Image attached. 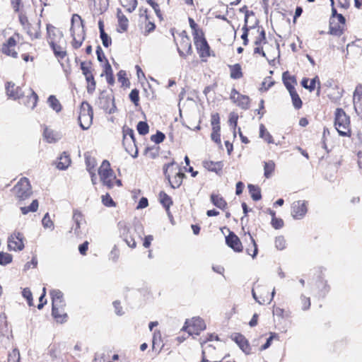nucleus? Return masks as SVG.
<instances>
[{
  "mask_svg": "<svg viewBox=\"0 0 362 362\" xmlns=\"http://www.w3.org/2000/svg\"><path fill=\"white\" fill-rule=\"evenodd\" d=\"M259 137L263 139L268 144H273L274 139L271 134L267 130L264 124L259 126Z\"/></svg>",
  "mask_w": 362,
  "mask_h": 362,
  "instance_id": "obj_33",
  "label": "nucleus"
},
{
  "mask_svg": "<svg viewBox=\"0 0 362 362\" xmlns=\"http://www.w3.org/2000/svg\"><path fill=\"white\" fill-rule=\"evenodd\" d=\"M206 325L204 320L199 317H192L185 322L183 329L190 335H198L202 331L205 329Z\"/></svg>",
  "mask_w": 362,
  "mask_h": 362,
  "instance_id": "obj_8",
  "label": "nucleus"
},
{
  "mask_svg": "<svg viewBox=\"0 0 362 362\" xmlns=\"http://www.w3.org/2000/svg\"><path fill=\"white\" fill-rule=\"evenodd\" d=\"M47 31L49 45L59 42L63 37L62 33L52 25H47Z\"/></svg>",
  "mask_w": 362,
  "mask_h": 362,
  "instance_id": "obj_18",
  "label": "nucleus"
},
{
  "mask_svg": "<svg viewBox=\"0 0 362 362\" xmlns=\"http://www.w3.org/2000/svg\"><path fill=\"white\" fill-rule=\"evenodd\" d=\"M43 136L46 141L49 143L56 142L61 138V136L58 132L47 127L45 129Z\"/></svg>",
  "mask_w": 362,
  "mask_h": 362,
  "instance_id": "obj_23",
  "label": "nucleus"
},
{
  "mask_svg": "<svg viewBox=\"0 0 362 362\" xmlns=\"http://www.w3.org/2000/svg\"><path fill=\"white\" fill-rule=\"evenodd\" d=\"M275 338H278V334L274 332L270 333V337L267 339L266 343L262 346L261 350H265L271 346L272 340Z\"/></svg>",
  "mask_w": 362,
  "mask_h": 362,
  "instance_id": "obj_58",
  "label": "nucleus"
},
{
  "mask_svg": "<svg viewBox=\"0 0 362 362\" xmlns=\"http://www.w3.org/2000/svg\"><path fill=\"white\" fill-rule=\"evenodd\" d=\"M308 211L307 202L298 200L294 202L291 205V215L295 219H301Z\"/></svg>",
  "mask_w": 362,
  "mask_h": 362,
  "instance_id": "obj_10",
  "label": "nucleus"
},
{
  "mask_svg": "<svg viewBox=\"0 0 362 362\" xmlns=\"http://www.w3.org/2000/svg\"><path fill=\"white\" fill-rule=\"evenodd\" d=\"M71 33L73 37L72 46L74 49H78L81 46L85 40L83 21L78 14H74L72 16Z\"/></svg>",
  "mask_w": 362,
  "mask_h": 362,
  "instance_id": "obj_1",
  "label": "nucleus"
},
{
  "mask_svg": "<svg viewBox=\"0 0 362 362\" xmlns=\"http://www.w3.org/2000/svg\"><path fill=\"white\" fill-rule=\"evenodd\" d=\"M102 202H103V204L106 206H115L114 201L112 200V197L108 194H106L105 195L102 196Z\"/></svg>",
  "mask_w": 362,
  "mask_h": 362,
  "instance_id": "obj_56",
  "label": "nucleus"
},
{
  "mask_svg": "<svg viewBox=\"0 0 362 362\" xmlns=\"http://www.w3.org/2000/svg\"><path fill=\"white\" fill-rule=\"evenodd\" d=\"M230 76L233 79H238L243 76L242 69L239 64L229 66Z\"/></svg>",
  "mask_w": 362,
  "mask_h": 362,
  "instance_id": "obj_31",
  "label": "nucleus"
},
{
  "mask_svg": "<svg viewBox=\"0 0 362 362\" xmlns=\"http://www.w3.org/2000/svg\"><path fill=\"white\" fill-rule=\"evenodd\" d=\"M70 163L71 159L69 156L66 152H64L59 158L57 167L59 170H65L69 166Z\"/></svg>",
  "mask_w": 362,
  "mask_h": 362,
  "instance_id": "obj_27",
  "label": "nucleus"
},
{
  "mask_svg": "<svg viewBox=\"0 0 362 362\" xmlns=\"http://www.w3.org/2000/svg\"><path fill=\"white\" fill-rule=\"evenodd\" d=\"M16 41L14 37H9L2 45L1 51L4 54L11 56L13 58L18 57V53L15 51Z\"/></svg>",
  "mask_w": 362,
  "mask_h": 362,
  "instance_id": "obj_17",
  "label": "nucleus"
},
{
  "mask_svg": "<svg viewBox=\"0 0 362 362\" xmlns=\"http://www.w3.org/2000/svg\"><path fill=\"white\" fill-rule=\"evenodd\" d=\"M38 209L37 200H33L29 206H21V211L23 214H27L28 212H35Z\"/></svg>",
  "mask_w": 362,
  "mask_h": 362,
  "instance_id": "obj_41",
  "label": "nucleus"
},
{
  "mask_svg": "<svg viewBox=\"0 0 362 362\" xmlns=\"http://www.w3.org/2000/svg\"><path fill=\"white\" fill-rule=\"evenodd\" d=\"M275 168V163L272 160H269L267 162H264V176L267 178H269L272 176Z\"/></svg>",
  "mask_w": 362,
  "mask_h": 362,
  "instance_id": "obj_39",
  "label": "nucleus"
},
{
  "mask_svg": "<svg viewBox=\"0 0 362 362\" xmlns=\"http://www.w3.org/2000/svg\"><path fill=\"white\" fill-rule=\"evenodd\" d=\"M194 44L199 52L201 57H207L210 55L209 46L206 40L202 36H195Z\"/></svg>",
  "mask_w": 362,
  "mask_h": 362,
  "instance_id": "obj_14",
  "label": "nucleus"
},
{
  "mask_svg": "<svg viewBox=\"0 0 362 362\" xmlns=\"http://www.w3.org/2000/svg\"><path fill=\"white\" fill-rule=\"evenodd\" d=\"M165 134L160 132H158L156 134L151 136V141L156 144H160L163 141Z\"/></svg>",
  "mask_w": 362,
  "mask_h": 362,
  "instance_id": "obj_55",
  "label": "nucleus"
},
{
  "mask_svg": "<svg viewBox=\"0 0 362 362\" xmlns=\"http://www.w3.org/2000/svg\"><path fill=\"white\" fill-rule=\"evenodd\" d=\"M272 225L275 229H279L283 227L284 221L281 218L274 217V218H272Z\"/></svg>",
  "mask_w": 362,
  "mask_h": 362,
  "instance_id": "obj_60",
  "label": "nucleus"
},
{
  "mask_svg": "<svg viewBox=\"0 0 362 362\" xmlns=\"http://www.w3.org/2000/svg\"><path fill=\"white\" fill-rule=\"evenodd\" d=\"M220 124V117L218 113H214L211 117V124L216 125Z\"/></svg>",
  "mask_w": 362,
  "mask_h": 362,
  "instance_id": "obj_64",
  "label": "nucleus"
},
{
  "mask_svg": "<svg viewBox=\"0 0 362 362\" xmlns=\"http://www.w3.org/2000/svg\"><path fill=\"white\" fill-rule=\"evenodd\" d=\"M210 198L213 204L221 209H224L227 206L225 199L219 194H212Z\"/></svg>",
  "mask_w": 362,
  "mask_h": 362,
  "instance_id": "obj_28",
  "label": "nucleus"
},
{
  "mask_svg": "<svg viewBox=\"0 0 362 362\" xmlns=\"http://www.w3.org/2000/svg\"><path fill=\"white\" fill-rule=\"evenodd\" d=\"M12 191L19 204L30 197L32 194V189L28 179L22 177L13 187Z\"/></svg>",
  "mask_w": 362,
  "mask_h": 362,
  "instance_id": "obj_4",
  "label": "nucleus"
},
{
  "mask_svg": "<svg viewBox=\"0 0 362 362\" xmlns=\"http://www.w3.org/2000/svg\"><path fill=\"white\" fill-rule=\"evenodd\" d=\"M12 256L6 252H0V264L1 265H6L11 262Z\"/></svg>",
  "mask_w": 362,
  "mask_h": 362,
  "instance_id": "obj_49",
  "label": "nucleus"
},
{
  "mask_svg": "<svg viewBox=\"0 0 362 362\" xmlns=\"http://www.w3.org/2000/svg\"><path fill=\"white\" fill-rule=\"evenodd\" d=\"M19 21L21 24L23 26L24 29L30 25V24L28 22V18L23 14L19 15Z\"/></svg>",
  "mask_w": 362,
  "mask_h": 362,
  "instance_id": "obj_63",
  "label": "nucleus"
},
{
  "mask_svg": "<svg viewBox=\"0 0 362 362\" xmlns=\"http://www.w3.org/2000/svg\"><path fill=\"white\" fill-rule=\"evenodd\" d=\"M73 220L74 221L76 225V228L75 229V230H76L78 228H80L81 223L83 221V216L81 212L78 211H74L73 214Z\"/></svg>",
  "mask_w": 362,
  "mask_h": 362,
  "instance_id": "obj_50",
  "label": "nucleus"
},
{
  "mask_svg": "<svg viewBox=\"0 0 362 362\" xmlns=\"http://www.w3.org/2000/svg\"><path fill=\"white\" fill-rule=\"evenodd\" d=\"M50 295L52 296V304L55 303L56 305H57V303H60V301H64L63 298V293L59 290H52L50 291Z\"/></svg>",
  "mask_w": 362,
  "mask_h": 362,
  "instance_id": "obj_40",
  "label": "nucleus"
},
{
  "mask_svg": "<svg viewBox=\"0 0 362 362\" xmlns=\"http://www.w3.org/2000/svg\"><path fill=\"white\" fill-rule=\"evenodd\" d=\"M203 166L209 171L218 173L222 170L223 163L222 161L214 162L211 160H204L203 162Z\"/></svg>",
  "mask_w": 362,
  "mask_h": 362,
  "instance_id": "obj_21",
  "label": "nucleus"
},
{
  "mask_svg": "<svg viewBox=\"0 0 362 362\" xmlns=\"http://www.w3.org/2000/svg\"><path fill=\"white\" fill-rule=\"evenodd\" d=\"M249 236L252 245L251 248H247L246 252L249 255H251L252 258H255L257 254V247L253 238L250 235H249Z\"/></svg>",
  "mask_w": 362,
  "mask_h": 362,
  "instance_id": "obj_45",
  "label": "nucleus"
},
{
  "mask_svg": "<svg viewBox=\"0 0 362 362\" xmlns=\"http://www.w3.org/2000/svg\"><path fill=\"white\" fill-rule=\"evenodd\" d=\"M119 230L121 237L127 245L131 248L136 247V243L134 237V233L136 232L137 229L136 228H131L124 222H119Z\"/></svg>",
  "mask_w": 362,
  "mask_h": 362,
  "instance_id": "obj_7",
  "label": "nucleus"
},
{
  "mask_svg": "<svg viewBox=\"0 0 362 362\" xmlns=\"http://www.w3.org/2000/svg\"><path fill=\"white\" fill-rule=\"evenodd\" d=\"M248 189L253 200L258 201L261 199L262 196L259 187L250 184L248 185Z\"/></svg>",
  "mask_w": 362,
  "mask_h": 362,
  "instance_id": "obj_34",
  "label": "nucleus"
},
{
  "mask_svg": "<svg viewBox=\"0 0 362 362\" xmlns=\"http://www.w3.org/2000/svg\"><path fill=\"white\" fill-rule=\"evenodd\" d=\"M42 223L45 228H49L51 230H52L54 229V223L51 220L48 213H47L44 216V217L42 220Z\"/></svg>",
  "mask_w": 362,
  "mask_h": 362,
  "instance_id": "obj_44",
  "label": "nucleus"
},
{
  "mask_svg": "<svg viewBox=\"0 0 362 362\" xmlns=\"http://www.w3.org/2000/svg\"><path fill=\"white\" fill-rule=\"evenodd\" d=\"M230 99L234 104L243 110H247L250 107V98L247 95L240 94L235 88L231 90Z\"/></svg>",
  "mask_w": 362,
  "mask_h": 362,
  "instance_id": "obj_9",
  "label": "nucleus"
},
{
  "mask_svg": "<svg viewBox=\"0 0 362 362\" xmlns=\"http://www.w3.org/2000/svg\"><path fill=\"white\" fill-rule=\"evenodd\" d=\"M98 174L100 175V181L103 184L108 188H112L115 184L121 186L122 183L119 180L116 179V176L110 168V163L107 160H103L99 170Z\"/></svg>",
  "mask_w": 362,
  "mask_h": 362,
  "instance_id": "obj_2",
  "label": "nucleus"
},
{
  "mask_svg": "<svg viewBox=\"0 0 362 362\" xmlns=\"http://www.w3.org/2000/svg\"><path fill=\"white\" fill-rule=\"evenodd\" d=\"M274 83V81L272 80L271 77H267L264 78L263 82L262 83V86L260 87L259 90L261 91H266L270 87H272Z\"/></svg>",
  "mask_w": 362,
  "mask_h": 362,
  "instance_id": "obj_48",
  "label": "nucleus"
},
{
  "mask_svg": "<svg viewBox=\"0 0 362 362\" xmlns=\"http://www.w3.org/2000/svg\"><path fill=\"white\" fill-rule=\"evenodd\" d=\"M6 315L5 313L0 314V335L4 336L8 333Z\"/></svg>",
  "mask_w": 362,
  "mask_h": 362,
  "instance_id": "obj_35",
  "label": "nucleus"
},
{
  "mask_svg": "<svg viewBox=\"0 0 362 362\" xmlns=\"http://www.w3.org/2000/svg\"><path fill=\"white\" fill-rule=\"evenodd\" d=\"M122 6L131 13L135 10L137 6V0H119Z\"/></svg>",
  "mask_w": 362,
  "mask_h": 362,
  "instance_id": "obj_36",
  "label": "nucleus"
},
{
  "mask_svg": "<svg viewBox=\"0 0 362 362\" xmlns=\"http://www.w3.org/2000/svg\"><path fill=\"white\" fill-rule=\"evenodd\" d=\"M266 40L265 32L264 30H262L259 36L257 37L255 45H260L262 43H264Z\"/></svg>",
  "mask_w": 362,
  "mask_h": 362,
  "instance_id": "obj_61",
  "label": "nucleus"
},
{
  "mask_svg": "<svg viewBox=\"0 0 362 362\" xmlns=\"http://www.w3.org/2000/svg\"><path fill=\"white\" fill-rule=\"evenodd\" d=\"M65 305L64 301H60L57 305L52 304V314L57 322L63 323L66 321L67 315L65 312Z\"/></svg>",
  "mask_w": 362,
  "mask_h": 362,
  "instance_id": "obj_11",
  "label": "nucleus"
},
{
  "mask_svg": "<svg viewBox=\"0 0 362 362\" xmlns=\"http://www.w3.org/2000/svg\"><path fill=\"white\" fill-rule=\"evenodd\" d=\"M123 146L126 151L133 158H136L138 149L135 144L134 133L131 129L124 131Z\"/></svg>",
  "mask_w": 362,
  "mask_h": 362,
  "instance_id": "obj_6",
  "label": "nucleus"
},
{
  "mask_svg": "<svg viewBox=\"0 0 362 362\" xmlns=\"http://www.w3.org/2000/svg\"><path fill=\"white\" fill-rule=\"evenodd\" d=\"M353 102L356 110L362 111V86H358L354 93Z\"/></svg>",
  "mask_w": 362,
  "mask_h": 362,
  "instance_id": "obj_22",
  "label": "nucleus"
},
{
  "mask_svg": "<svg viewBox=\"0 0 362 362\" xmlns=\"http://www.w3.org/2000/svg\"><path fill=\"white\" fill-rule=\"evenodd\" d=\"M38 95L33 89H30V94L26 97L25 105L31 110H33L36 107Z\"/></svg>",
  "mask_w": 362,
  "mask_h": 362,
  "instance_id": "obj_24",
  "label": "nucleus"
},
{
  "mask_svg": "<svg viewBox=\"0 0 362 362\" xmlns=\"http://www.w3.org/2000/svg\"><path fill=\"white\" fill-rule=\"evenodd\" d=\"M93 110L90 104L87 102H83L81 105L78 122L83 129H88L90 127L93 121Z\"/></svg>",
  "mask_w": 362,
  "mask_h": 362,
  "instance_id": "obj_5",
  "label": "nucleus"
},
{
  "mask_svg": "<svg viewBox=\"0 0 362 362\" xmlns=\"http://www.w3.org/2000/svg\"><path fill=\"white\" fill-rule=\"evenodd\" d=\"M137 131L141 135H146L148 134L149 127L146 122H139L136 127Z\"/></svg>",
  "mask_w": 362,
  "mask_h": 362,
  "instance_id": "obj_47",
  "label": "nucleus"
},
{
  "mask_svg": "<svg viewBox=\"0 0 362 362\" xmlns=\"http://www.w3.org/2000/svg\"><path fill=\"white\" fill-rule=\"evenodd\" d=\"M345 24L338 23L334 18H330L329 33L332 35L339 36L342 34Z\"/></svg>",
  "mask_w": 362,
  "mask_h": 362,
  "instance_id": "obj_20",
  "label": "nucleus"
},
{
  "mask_svg": "<svg viewBox=\"0 0 362 362\" xmlns=\"http://www.w3.org/2000/svg\"><path fill=\"white\" fill-rule=\"evenodd\" d=\"M119 27L122 31H125L128 28V19L122 13H118Z\"/></svg>",
  "mask_w": 362,
  "mask_h": 362,
  "instance_id": "obj_43",
  "label": "nucleus"
},
{
  "mask_svg": "<svg viewBox=\"0 0 362 362\" xmlns=\"http://www.w3.org/2000/svg\"><path fill=\"white\" fill-rule=\"evenodd\" d=\"M94 8L98 13H103L108 8V0H93Z\"/></svg>",
  "mask_w": 362,
  "mask_h": 362,
  "instance_id": "obj_32",
  "label": "nucleus"
},
{
  "mask_svg": "<svg viewBox=\"0 0 362 362\" xmlns=\"http://www.w3.org/2000/svg\"><path fill=\"white\" fill-rule=\"evenodd\" d=\"M159 201L160 204L165 208L166 211H168L170 206L173 204L172 199L165 192L161 191L159 193Z\"/></svg>",
  "mask_w": 362,
  "mask_h": 362,
  "instance_id": "obj_29",
  "label": "nucleus"
},
{
  "mask_svg": "<svg viewBox=\"0 0 362 362\" xmlns=\"http://www.w3.org/2000/svg\"><path fill=\"white\" fill-rule=\"evenodd\" d=\"M129 98L131 101L134 103V104L137 105L139 100V90L136 89H133L129 93Z\"/></svg>",
  "mask_w": 362,
  "mask_h": 362,
  "instance_id": "obj_57",
  "label": "nucleus"
},
{
  "mask_svg": "<svg viewBox=\"0 0 362 362\" xmlns=\"http://www.w3.org/2000/svg\"><path fill=\"white\" fill-rule=\"evenodd\" d=\"M275 246L278 250H284L286 247V240L282 236L276 238Z\"/></svg>",
  "mask_w": 362,
  "mask_h": 362,
  "instance_id": "obj_53",
  "label": "nucleus"
},
{
  "mask_svg": "<svg viewBox=\"0 0 362 362\" xmlns=\"http://www.w3.org/2000/svg\"><path fill=\"white\" fill-rule=\"evenodd\" d=\"M226 242L228 247L235 252H240L243 250L242 243L239 238L233 233H230L226 238Z\"/></svg>",
  "mask_w": 362,
  "mask_h": 362,
  "instance_id": "obj_19",
  "label": "nucleus"
},
{
  "mask_svg": "<svg viewBox=\"0 0 362 362\" xmlns=\"http://www.w3.org/2000/svg\"><path fill=\"white\" fill-rule=\"evenodd\" d=\"M334 126L339 135L344 136H351L349 117L341 108L336 110Z\"/></svg>",
  "mask_w": 362,
  "mask_h": 362,
  "instance_id": "obj_3",
  "label": "nucleus"
},
{
  "mask_svg": "<svg viewBox=\"0 0 362 362\" xmlns=\"http://www.w3.org/2000/svg\"><path fill=\"white\" fill-rule=\"evenodd\" d=\"M146 13H147V10L145 9L144 11V14L143 13L140 14L141 18H142L143 16L144 15L145 27L144 28V32L146 35H147V34L150 33L151 32H152L153 30H154V29L156 28L155 24L148 20V17Z\"/></svg>",
  "mask_w": 362,
  "mask_h": 362,
  "instance_id": "obj_30",
  "label": "nucleus"
},
{
  "mask_svg": "<svg viewBox=\"0 0 362 362\" xmlns=\"http://www.w3.org/2000/svg\"><path fill=\"white\" fill-rule=\"evenodd\" d=\"M300 303H301V305H302V309L303 310H307L310 308V298L308 297H306L304 295H301L300 296Z\"/></svg>",
  "mask_w": 362,
  "mask_h": 362,
  "instance_id": "obj_52",
  "label": "nucleus"
},
{
  "mask_svg": "<svg viewBox=\"0 0 362 362\" xmlns=\"http://www.w3.org/2000/svg\"><path fill=\"white\" fill-rule=\"evenodd\" d=\"M172 163H168L167 165H165L164 170H165V175L168 177L169 182L171 185V187L173 189L178 188L182 182V178L184 177L185 175L182 173H177L175 176L173 177H170V175L168 174V169L173 165Z\"/></svg>",
  "mask_w": 362,
  "mask_h": 362,
  "instance_id": "obj_16",
  "label": "nucleus"
},
{
  "mask_svg": "<svg viewBox=\"0 0 362 362\" xmlns=\"http://www.w3.org/2000/svg\"><path fill=\"white\" fill-rule=\"evenodd\" d=\"M8 247L14 251H21L24 248L23 235L20 233H14L8 238Z\"/></svg>",
  "mask_w": 362,
  "mask_h": 362,
  "instance_id": "obj_12",
  "label": "nucleus"
},
{
  "mask_svg": "<svg viewBox=\"0 0 362 362\" xmlns=\"http://www.w3.org/2000/svg\"><path fill=\"white\" fill-rule=\"evenodd\" d=\"M47 104L57 113L62 110V105L55 95H52L48 97Z\"/></svg>",
  "mask_w": 362,
  "mask_h": 362,
  "instance_id": "obj_26",
  "label": "nucleus"
},
{
  "mask_svg": "<svg viewBox=\"0 0 362 362\" xmlns=\"http://www.w3.org/2000/svg\"><path fill=\"white\" fill-rule=\"evenodd\" d=\"M23 296L28 300L29 306H32L33 303V295L29 288H24L22 292Z\"/></svg>",
  "mask_w": 362,
  "mask_h": 362,
  "instance_id": "obj_54",
  "label": "nucleus"
},
{
  "mask_svg": "<svg viewBox=\"0 0 362 362\" xmlns=\"http://www.w3.org/2000/svg\"><path fill=\"white\" fill-rule=\"evenodd\" d=\"M292 99L293 105L296 109H299L302 106V101L296 90L289 93Z\"/></svg>",
  "mask_w": 362,
  "mask_h": 362,
  "instance_id": "obj_42",
  "label": "nucleus"
},
{
  "mask_svg": "<svg viewBox=\"0 0 362 362\" xmlns=\"http://www.w3.org/2000/svg\"><path fill=\"white\" fill-rule=\"evenodd\" d=\"M238 119V114H236L235 112L230 113L228 122L230 123V125L232 126L234 129H235V127L237 126Z\"/></svg>",
  "mask_w": 362,
  "mask_h": 362,
  "instance_id": "obj_59",
  "label": "nucleus"
},
{
  "mask_svg": "<svg viewBox=\"0 0 362 362\" xmlns=\"http://www.w3.org/2000/svg\"><path fill=\"white\" fill-rule=\"evenodd\" d=\"M27 33L29 35L31 39H37L40 37V23H38L37 28H33L31 25L26 28Z\"/></svg>",
  "mask_w": 362,
  "mask_h": 362,
  "instance_id": "obj_38",
  "label": "nucleus"
},
{
  "mask_svg": "<svg viewBox=\"0 0 362 362\" xmlns=\"http://www.w3.org/2000/svg\"><path fill=\"white\" fill-rule=\"evenodd\" d=\"M86 164L87 170L89 173L94 172V168L96 166V160L94 158L87 156L86 158Z\"/></svg>",
  "mask_w": 362,
  "mask_h": 362,
  "instance_id": "obj_46",
  "label": "nucleus"
},
{
  "mask_svg": "<svg viewBox=\"0 0 362 362\" xmlns=\"http://www.w3.org/2000/svg\"><path fill=\"white\" fill-rule=\"evenodd\" d=\"M6 95L9 98L18 100L22 98L24 93L20 86H16L13 82H7L6 85Z\"/></svg>",
  "mask_w": 362,
  "mask_h": 362,
  "instance_id": "obj_13",
  "label": "nucleus"
},
{
  "mask_svg": "<svg viewBox=\"0 0 362 362\" xmlns=\"http://www.w3.org/2000/svg\"><path fill=\"white\" fill-rule=\"evenodd\" d=\"M100 36L104 47H108L112 44L111 37L105 32L100 33Z\"/></svg>",
  "mask_w": 362,
  "mask_h": 362,
  "instance_id": "obj_51",
  "label": "nucleus"
},
{
  "mask_svg": "<svg viewBox=\"0 0 362 362\" xmlns=\"http://www.w3.org/2000/svg\"><path fill=\"white\" fill-rule=\"evenodd\" d=\"M50 46L52 48L56 57L60 59H63L66 56V52L62 46L57 45V42L50 44Z\"/></svg>",
  "mask_w": 362,
  "mask_h": 362,
  "instance_id": "obj_37",
  "label": "nucleus"
},
{
  "mask_svg": "<svg viewBox=\"0 0 362 362\" xmlns=\"http://www.w3.org/2000/svg\"><path fill=\"white\" fill-rule=\"evenodd\" d=\"M231 339L245 354H250L251 353L250 344L243 334L235 333L231 336Z\"/></svg>",
  "mask_w": 362,
  "mask_h": 362,
  "instance_id": "obj_15",
  "label": "nucleus"
},
{
  "mask_svg": "<svg viewBox=\"0 0 362 362\" xmlns=\"http://www.w3.org/2000/svg\"><path fill=\"white\" fill-rule=\"evenodd\" d=\"M147 2L153 8L156 15L160 18V11L159 8V5L153 0H148Z\"/></svg>",
  "mask_w": 362,
  "mask_h": 362,
  "instance_id": "obj_62",
  "label": "nucleus"
},
{
  "mask_svg": "<svg viewBox=\"0 0 362 362\" xmlns=\"http://www.w3.org/2000/svg\"><path fill=\"white\" fill-rule=\"evenodd\" d=\"M282 78L284 83L289 93L296 90L294 85L296 83V81L293 76H290L287 72H284Z\"/></svg>",
  "mask_w": 362,
  "mask_h": 362,
  "instance_id": "obj_25",
  "label": "nucleus"
}]
</instances>
